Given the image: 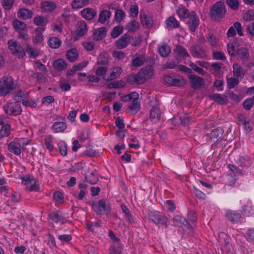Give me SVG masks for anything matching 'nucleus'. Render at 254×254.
I'll use <instances>...</instances> for the list:
<instances>
[{
	"label": "nucleus",
	"mask_w": 254,
	"mask_h": 254,
	"mask_svg": "<svg viewBox=\"0 0 254 254\" xmlns=\"http://www.w3.org/2000/svg\"><path fill=\"white\" fill-rule=\"evenodd\" d=\"M33 14L32 11L26 8L20 9L17 12L18 17L23 19H27L31 18Z\"/></svg>",
	"instance_id": "393cba45"
},
{
	"label": "nucleus",
	"mask_w": 254,
	"mask_h": 254,
	"mask_svg": "<svg viewBox=\"0 0 254 254\" xmlns=\"http://www.w3.org/2000/svg\"><path fill=\"white\" fill-rule=\"evenodd\" d=\"M192 119H190V118L187 115H184L180 117V121L181 122V125L185 127L189 126Z\"/></svg>",
	"instance_id": "4d7b16f0"
},
{
	"label": "nucleus",
	"mask_w": 254,
	"mask_h": 254,
	"mask_svg": "<svg viewBox=\"0 0 254 254\" xmlns=\"http://www.w3.org/2000/svg\"><path fill=\"white\" fill-rule=\"evenodd\" d=\"M222 65V63L218 62L214 63L211 64V67H212V70H213L212 73L215 76H219Z\"/></svg>",
	"instance_id": "3c124183"
},
{
	"label": "nucleus",
	"mask_w": 254,
	"mask_h": 254,
	"mask_svg": "<svg viewBox=\"0 0 254 254\" xmlns=\"http://www.w3.org/2000/svg\"><path fill=\"white\" fill-rule=\"evenodd\" d=\"M148 216L150 220L158 227H168V220L165 215L157 212L151 211L148 213Z\"/></svg>",
	"instance_id": "7ed1b4c3"
},
{
	"label": "nucleus",
	"mask_w": 254,
	"mask_h": 254,
	"mask_svg": "<svg viewBox=\"0 0 254 254\" xmlns=\"http://www.w3.org/2000/svg\"><path fill=\"white\" fill-rule=\"evenodd\" d=\"M188 78L192 89H199L204 85L205 80L200 76L190 74L188 75Z\"/></svg>",
	"instance_id": "1a4fd4ad"
},
{
	"label": "nucleus",
	"mask_w": 254,
	"mask_h": 254,
	"mask_svg": "<svg viewBox=\"0 0 254 254\" xmlns=\"http://www.w3.org/2000/svg\"><path fill=\"white\" fill-rule=\"evenodd\" d=\"M0 125H1L0 129V139L4 137L8 136L10 133L11 127L8 124L4 125L2 121H0Z\"/></svg>",
	"instance_id": "a878e982"
},
{
	"label": "nucleus",
	"mask_w": 254,
	"mask_h": 254,
	"mask_svg": "<svg viewBox=\"0 0 254 254\" xmlns=\"http://www.w3.org/2000/svg\"><path fill=\"white\" fill-rule=\"evenodd\" d=\"M27 95L22 90H19L16 94L14 96L13 100L18 103L22 99L26 98Z\"/></svg>",
	"instance_id": "e2e57ef3"
},
{
	"label": "nucleus",
	"mask_w": 254,
	"mask_h": 254,
	"mask_svg": "<svg viewBox=\"0 0 254 254\" xmlns=\"http://www.w3.org/2000/svg\"><path fill=\"white\" fill-rule=\"evenodd\" d=\"M241 212L244 215L250 216L252 213V205L251 203L248 202L242 207Z\"/></svg>",
	"instance_id": "37998d69"
},
{
	"label": "nucleus",
	"mask_w": 254,
	"mask_h": 254,
	"mask_svg": "<svg viewBox=\"0 0 254 254\" xmlns=\"http://www.w3.org/2000/svg\"><path fill=\"white\" fill-rule=\"evenodd\" d=\"M87 26L86 23L84 21L80 22V23L78 24L77 29V35L81 37L87 32Z\"/></svg>",
	"instance_id": "a19ab883"
},
{
	"label": "nucleus",
	"mask_w": 254,
	"mask_h": 254,
	"mask_svg": "<svg viewBox=\"0 0 254 254\" xmlns=\"http://www.w3.org/2000/svg\"><path fill=\"white\" fill-rule=\"evenodd\" d=\"M107 30L104 27L98 28L94 33V39L97 41L101 40L106 35Z\"/></svg>",
	"instance_id": "bb28decb"
},
{
	"label": "nucleus",
	"mask_w": 254,
	"mask_h": 254,
	"mask_svg": "<svg viewBox=\"0 0 254 254\" xmlns=\"http://www.w3.org/2000/svg\"><path fill=\"white\" fill-rule=\"evenodd\" d=\"M67 59L70 62H74L78 58V53L76 49H71L67 51L66 54Z\"/></svg>",
	"instance_id": "473e14b6"
},
{
	"label": "nucleus",
	"mask_w": 254,
	"mask_h": 254,
	"mask_svg": "<svg viewBox=\"0 0 254 254\" xmlns=\"http://www.w3.org/2000/svg\"><path fill=\"white\" fill-rule=\"evenodd\" d=\"M236 163L238 166L241 168V170L243 171L244 175H248V169L251 167L253 162L250 157L247 155H241L237 160Z\"/></svg>",
	"instance_id": "0eeeda50"
},
{
	"label": "nucleus",
	"mask_w": 254,
	"mask_h": 254,
	"mask_svg": "<svg viewBox=\"0 0 254 254\" xmlns=\"http://www.w3.org/2000/svg\"><path fill=\"white\" fill-rule=\"evenodd\" d=\"M177 13L181 19H187L190 16L191 11H190L189 9L185 7H182L178 9Z\"/></svg>",
	"instance_id": "72a5a7b5"
},
{
	"label": "nucleus",
	"mask_w": 254,
	"mask_h": 254,
	"mask_svg": "<svg viewBox=\"0 0 254 254\" xmlns=\"http://www.w3.org/2000/svg\"><path fill=\"white\" fill-rule=\"evenodd\" d=\"M92 207L97 215H106L108 216L110 214L111 206L110 204L105 199H102L97 202H93Z\"/></svg>",
	"instance_id": "f03ea898"
},
{
	"label": "nucleus",
	"mask_w": 254,
	"mask_h": 254,
	"mask_svg": "<svg viewBox=\"0 0 254 254\" xmlns=\"http://www.w3.org/2000/svg\"><path fill=\"white\" fill-rule=\"evenodd\" d=\"M228 168L230 169L231 174L233 175H235V176H237V175H239L241 176H244V173H243V171L241 170L238 167L233 165V164H229Z\"/></svg>",
	"instance_id": "c03bdc74"
},
{
	"label": "nucleus",
	"mask_w": 254,
	"mask_h": 254,
	"mask_svg": "<svg viewBox=\"0 0 254 254\" xmlns=\"http://www.w3.org/2000/svg\"><path fill=\"white\" fill-rule=\"evenodd\" d=\"M80 13L84 19L88 20L93 19L97 14L95 10L89 7L84 8Z\"/></svg>",
	"instance_id": "f3484780"
},
{
	"label": "nucleus",
	"mask_w": 254,
	"mask_h": 254,
	"mask_svg": "<svg viewBox=\"0 0 254 254\" xmlns=\"http://www.w3.org/2000/svg\"><path fill=\"white\" fill-rule=\"evenodd\" d=\"M41 9L45 11H52L56 7V5L52 1H46L42 2Z\"/></svg>",
	"instance_id": "2f4dec72"
},
{
	"label": "nucleus",
	"mask_w": 254,
	"mask_h": 254,
	"mask_svg": "<svg viewBox=\"0 0 254 254\" xmlns=\"http://www.w3.org/2000/svg\"><path fill=\"white\" fill-rule=\"evenodd\" d=\"M227 51L229 55L231 57H234L236 56L237 49L234 44L233 43H229L227 45Z\"/></svg>",
	"instance_id": "09e8293b"
},
{
	"label": "nucleus",
	"mask_w": 254,
	"mask_h": 254,
	"mask_svg": "<svg viewBox=\"0 0 254 254\" xmlns=\"http://www.w3.org/2000/svg\"><path fill=\"white\" fill-rule=\"evenodd\" d=\"M26 51L30 58H36L39 55V51L37 49L32 48L29 45H27Z\"/></svg>",
	"instance_id": "8fccbe9b"
},
{
	"label": "nucleus",
	"mask_w": 254,
	"mask_h": 254,
	"mask_svg": "<svg viewBox=\"0 0 254 254\" xmlns=\"http://www.w3.org/2000/svg\"><path fill=\"white\" fill-rule=\"evenodd\" d=\"M59 151L62 155L65 156L67 154V146L65 143L64 141H61L58 144Z\"/></svg>",
	"instance_id": "680f3d73"
},
{
	"label": "nucleus",
	"mask_w": 254,
	"mask_h": 254,
	"mask_svg": "<svg viewBox=\"0 0 254 254\" xmlns=\"http://www.w3.org/2000/svg\"><path fill=\"white\" fill-rule=\"evenodd\" d=\"M4 112L9 116H17L21 114L22 110L20 104L16 102H9L3 106Z\"/></svg>",
	"instance_id": "423d86ee"
},
{
	"label": "nucleus",
	"mask_w": 254,
	"mask_h": 254,
	"mask_svg": "<svg viewBox=\"0 0 254 254\" xmlns=\"http://www.w3.org/2000/svg\"><path fill=\"white\" fill-rule=\"evenodd\" d=\"M123 31V27L122 26H115L111 32V36L113 38H117Z\"/></svg>",
	"instance_id": "864d4df0"
},
{
	"label": "nucleus",
	"mask_w": 254,
	"mask_h": 254,
	"mask_svg": "<svg viewBox=\"0 0 254 254\" xmlns=\"http://www.w3.org/2000/svg\"><path fill=\"white\" fill-rule=\"evenodd\" d=\"M161 115L159 108L158 106H153L150 111V120L156 123L160 120Z\"/></svg>",
	"instance_id": "6ab92c4d"
},
{
	"label": "nucleus",
	"mask_w": 254,
	"mask_h": 254,
	"mask_svg": "<svg viewBox=\"0 0 254 254\" xmlns=\"http://www.w3.org/2000/svg\"><path fill=\"white\" fill-rule=\"evenodd\" d=\"M207 41L212 47L216 46L217 43V38L211 32H208L207 34Z\"/></svg>",
	"instance_id": "6e6d98bb"
},
{
	"label": "nucleus",
	"mask_w": 254,
	"mask_h": 254,
	"mask_svg": "<svg viewBox=\"0 0 254 254\" xmlns=\"http://www.w3.org/2000/svg\"><path fill=\"white\" fill-rule=\"evenodd\" d=\"M22 183L27 186V187L31 185V184L35 183V180L33 177L31 176H25L21 178Z\"/></svg>",
	"instance_id": "bf43d9fd"
},
{
	"label": "nucleus",
	"mask_w": 254,
	"mask_h": 254,
	"mask_svg": "<svg viewBox=\"0 0 254 254\" xmlns=\"http://www.w3.org/2000/svg\"><path fill=\"white\" fill-rule=\"evenodd\" d=\"M89 0H73L71 5L74 9H79L88 4Z\"/></svg>",
	"instance_id": "ea45409f"
},
{
	"label": "nucleus",
	"mask_w": 254,
	"mask_h": 254,
	"mask_svg": "<svg viewBox=\"0 0 254 254\" xmlns=\"http://www.w3.org/2000/svg\"><path fill=\"white\" fill-rule=\"evenodd\" d=\"M111 16V13L107 10H102L99 15L98 21L102 23H105V21Z\"/></svg>",
	"instance_id": "c9c22d12"
},
{
	"label": "nucleus",
	"mask_w": 254,
	"mask_h": 254,
	"mask_svg": "<svg viewBox=\"0 0 254 254\" xmlns=\"http://www.w3.org/2000/svg\"><path fill=\"white\" fill-rule=\"evenodd\" d=\"M52 129L55 132L64 131L67 128V125L63 122H56L52 126Z\"/></svg>",
	"instance_id": "5701e85b"
},
{
	"label": "nucleus",
	"mask_w": 254,
	"mask_h": 254,
	"mask_svg": "<svg viewBox=\"0 0 254 254\" xmlns=\"http://www.w3.org/2000/svg\"><path fill=\"white\" fill-rule=\"evenodd\" d=\"M126 13L122 9H117L115 13V19L118 23H120L122 20L125 17Z\"/></svg>",
	"instance_id": "49530a36"
},
{
	"label": "nucleus",
	"mask_w": 254,
	"mask_h": 254,
	"mask_svg": "<svg viewBox=\"0 0 254 254\" xmlns=\"http://www.w3.org/2000/svg\"><path fill=\"white\" fill-rule=\"evenodd\" d=\"M140 21L142 25L147 28L152 26L153 20L151 17L147 16L145 13H140Z\"/></svg>",
	"instance_id": "412c9836"
},
{
	"label": "nucleus",
	"mask_w": 254,
	"mask_h": 254,
	"mask_svg": "<svg viewBox=\"0 0 254 254\" xmlns=\"http://www.w3.org/2000/svg\"><path fill=\"white\" fill-rule=\"evenodd\" d=\"M236 56H237L238 59L242 60L243 62L248 61L250 58L248 50L245 47L238 48Z\"/></svg>",
	"instance_id": "dca6fc26"
},
{
	"label": "nucleus",
	"mask_w": 254,
	"mask_h": 254,
	"mask_svg": "<svg viewBox=\"0 0 254 254\" xmlns=\"http://www.w3.org/2000/svg\"><path fill=\"white\" fill-rule=\"evenodd\" d=\"M226 7L222 0L216 2L210 8L209 14L211 19L215 21H220L226 14Z\"/></svg>",
	"instance_id": "f257e3e1"
},
{
	"label": "nucleus",
	"mask_w": 254,
	"mask_h": 254,
	"mask_svg": "<svg viewBox=\"0 0 254 254\" xmlns=\"http://www.w3.org/2000/svg\"><path fill=\"white\" fill-rule=\"evenodd\" d=\"M8 48L12 55L18 57L22 58L25 56V51L21 44L16 40H10L7 43Z\"/></svg>",
	"instance_id": "39448f33"
},
{
	"label": "nucleus",
	"mask_w": 254,
	"mask_h": 254,
	"mask_svg": "<svg viewBox=\"0 0 254 254\" xmlns=\"http://www.w3.org/2000/svg\"><path fill=\"white\" fill-rule=\"evenodd\" d=\"M14 83L11 76H4L0 82V95L5 96L14 89Z\"/></svg>",
	"instance_id": "20e7f679"
},
{
	"label": "nucleus",
	"mask_w": 254,
	"mask_h": 254,
	"mask_svg": "<svg viewBox=\"0 0 254 254\" xmlns=\"http://www.w3.org/2000/svg\"><path fill=\"white\" fill-rule=\"evenodd\" d=\"M54 68L58 71H62L67 66V63L62 59H59L54 61L53 64Z\"/></svg>",
	"instance_id": "b1692460"
},
{
	"label": "nucleus",
	"mask_w": 254,
	"mask_h": 254,
	"mask_svg": "<svg viewBox=\"0 0 254 254\" xmlns=\"http://www.w3.org/2000/svg\"><path fill=\"white\" fill-rule=\"evenodd\" d=\"M189 18L188 24L189 29L191 32H194L199 25V17L196 15L195 12L192 10L191 15Z\"/></svg>",
	"instance_id": "9d476101"
},
{
	"label": "nucleus",
	"mask_w": 254,
	"mask_h": 254,
	"mask_svg": "<svg viewBox=\"0 0 254 254\" xmlns=\"http://www.w3.org/2000/svg\"><path fill=\"white\" fill-rule=\"evenodd\" d=\"M164 80L168 86H183L185 83V80L181 76L177 75H167L164 76Z\"/></svg>",
	"instance_id": "6e6552de"
},
{
	"label": "nucleus",
	"mask_w": 254,
	"mask_h": 254,
	"mask_svg": "<svg viewBox=\"0 0 254 254\" xmlns=\"http://www.w3.org/2000/svg\"><path fill=\"white\" fill-rule=\"evenodd\" d=\"M132 37L128 34H125L115 42V45L118 49H123L127 47Z\"/></svg>",
	"instance_id": "f8f14e48"
},
{
	"label": "nucleus",
	"mask_w": 254,
	"mask_h": 254,
	"mask_svg": "<svg viewBox=\"0 0 254 254\" xmlns=\"http://www.w3.org/2000/svg\"><path fill=\"white\" fill-rule=\"evenodd\" d=\"M218 238L220 242L223 243L225 246H227L229 245V237L224 232H220L219 234Z\"/></svg>",
	"instance_id": "5fc2aeb1"
},
{
	"label": "nucleus",
	"mask_w": 254,
	"mask_h": 254,
	"mask_svg": "<svg viewBox=\"0 0 254 254\" xmlns=\"http://www.w3.org/2000/svg\"><path fill=\"white\" fill-rule=\"evenodd\" d=\"M62 41L58 37H52L48 41V45L52 48L57 49L61 45Z\"/></svg>",
	"instance_id": "f704fd0d"
},
{
	"label": "nucleus",
	"mask_w": 254,
	"mask_h": 254,
	"mask_svg": "<svg viewBox=\"0 0 254 254\" xmlns=\"http://www.w3.org/2000/svg\"><path fill=\"white\" fill-rule=\"evenodd\" d=\"M239 80L235 78H229L227 79V86L230 89L234 88L239 84Z\"/></svg>",
	"instance_id": "338daca9"
},
{
	"label": "nucleus",
	"mask_w": 254,
	"mask_h": 254,
	"mask_svg": "<svg viewBox=\"0 0 254 254\" xmlns=\"http://www.w3.org/2000/svg\"><path fill=\"white\" fill-rule=\"evenodd\" d=\"M166 24L172 28H178L179 27L178 21L173 16L169 17L166 20Z\"/></svg>",
	"instance_id": "de8ad7c7"
},
{
	"label": "nucleus",
	"mask_w": 254,
	"mask_h": 254,
	"mask_svg": "<svg viewBox=\"0 0 254 254\" xmlns=\"http://www.w3.org/2000/svg\"><path fill=\"white\" fill-rule=\"evenodd\" d=\"M138 97L134 98L132 103L130 104L126 110L127 113H131L132 115L136 114L140 109V103L138 101Z\"/></svg>",
	"instance_id": "2eb2a0df"
},
{
	"label": "nucleus",
	"mask_w": 254,
	"mask_h": 254,
	"mask_svg": "<svg viewBox=\"0 0 254 254\" xmlns=\"http://www.w3.org/2000/svg\"><path fill=\"white\" fill-rule=\"evenodd\" d=\"M175 52L178 55L180 56V57L183 58L184 59L189 57V54L187 51L181 45L176 46Z\"/></svg>",
	"instance_id": "4c0bfd02"
},
{
	"label": "nucleus",
	"mask_w": 254,
	"mask_h": 254,
	"mask_svg": "<svg viewBox=\"0 0 254 254\" xmlns=\"http://www.w3.org/2000/svg\"><path fill=\"white\" fill-rule=\"evenodd\" d=\"M122 70L120 67L116 66L113 68L112 72L109 76H104L103 79L106 81H110L120 76L122 73Z\"/></svg>",
	"instance_id": "4be33fe9"
},
{
	"label": "nucleus",
	"mask_w": 254,
	"mask_h": 254,
	"mask_svg": "<svg viewBox=\"0 0 254 254\" xmlns=\"http://www.w3.org/2000/svg\"><path fill=\"white\" fill-rule=\"evenodd\" d=\"M45 30L44 27H38L35 30V36L33 41L34 43H41L43 40V36L42 32Z\"/></svg>",
	"instance_id": "cd10ccee"
},
{
	"label": "nucleus",
	"mask_w": 254,
	"mask_h": 254,
	"mask_svg": "<svg viewBox=\"0 0 254 254\" xmlns=\"http://www.w3.org/2000/svg\"><path fill=\"white\" fill-rule=\"evenodd\" d=\"M209 98L218 104L225 103V99L219 94H213L209 95Z\"/></svg>",
	"instance_id": "052dcab7"
},
{
	"label": "nucleus",
	"mask_w": 254,
	"mask_h": 254,
	"mask_svg": "<svg viewBox=\"0 0 254 254\" xmlns=\"http://www.w3.org/2000/svg\"><path fill=\"white\" fill-rule=\"evenodd\" d=\"M191 54L195 58L205 59L207 57L205 51L198 45H193L191 47Z\"/></svg>",
	"instance_id": "ddd939ff"
},
{
	"label": "nucleus",
	"mask_w": 254,
	"mask_h": 254,
	"mask_svg": "<svg viewBox=\"0 0 254 254\" xmlns=\"http://www.w3.org/2000/svg\"><path fill=\"white\" fill-rule=\"evenodd\" d=\"M14 0H2V5L5 10L10 9L14 3Z\"/></svg>",
	"instance_id": "0e129e2a"
},
{
	"label": "nucleus",
	"mask_w": 254,
	"mask_h": 254,
	"mask_svg": "<svg viewBox=\"0 0 254 254\" xmlns=\"http://www.w3.org/2000/svg\"><path fill=\"white\" fill-rule=\"evenodd\" d=\"M13 26L14 29L18 33L26 31V24L24 22L18 19H15L13 21Z\"/></svg>",
	"instance_id": "c85d7f7f"
},
{
	"label": "nucleus",
	"mask_w": 254,
	"mask_h": 254,
	"mask_svg": "<svg viewBox=\"0 0 254 254\" xmlns=\"http://www.w3.org/2000/svg\"><path fill=\"white\" fill-rule=\"evenodd\" d=\"M226 217L232 223H237L242 219V215L240 213L232 210H228L226 211Z\"/></svg>",
	"instance_id": "4468645a"
},
{
	"label": "nucleus",
	"mask_w": 254,
	"mask_h": 254,
	"mask_svg": "<svg viewBox=\"0 0 254 254\" xmlns=\"http://www.w3.org/2000/svg\"><path fill=\"white\" fill-rule=\"evenodd\" d=\"M254 104V102L253 99L251 98L246 99L243 102V105L244 106V108L246 110H250L252 108Z\"/></svg>",
	"instance_id": "69168bd1"
},
{
	"label": "nucleus",
	"mask_w": 254,
	"mask_h": 254,
	"mask_svg": "<svg viewBox=\"0 0 254 254\" xmlns=\"http://www.w3.org/2000/svg\"><path fill=\"white\" fill-rule=\"evenodd\" d=\"M34 24L40 27H44L47 24V18L41 16H38L34 17L33 19Z\"/></svg>",
	"instance_id": "58836bf2"
},
{
	"label": "nucleus",
	"mask_w": 254,
	"mask_h": 254,
	"mask_svg": "<svg viewBox=\"0 0 254 254\" xmlns=\"http://www.w3.org/2000/svg\"><path fill=\"white\" fill-rule=\"evenodd\" d=\"M159 53L162 57H167L170 53V48L167 44H163L158 46Z\"/></svg>",
	"instance_id": "7c9ffc66"
},
{
	"label": "nucleus",
	"mask_w": 254,
	"mask_h": 254,
	"mask_svg": "<svg viewBox=\"0 0 254 254\" xmlns=\"http://www.w3.org/2000/svg\"><path fill=\"white\" fill-rule=\"evenodd\" d=\"M102 221L101 220H98L94 223H92L91 222H88L86 224V227L88 230L93 232L94 231V227H96L97 228H100L101 226Z\"/></svg>",
	"instance_id": "13d9d810"
},
{
	"label": "nucleus",
	"mask_w": 254,
	"mask_h": 254,
	"mask_svg": "<svg viewBox=\"0 0 254 254\" xmlns=\"http://www.w3.org/2000/svg\"><path fill=\"white\" fill-rule=\"evenodd\" d=\"M226 3L229 7L234 10L239 9L240 5L239 0H226Z\"/></svg>",
	"instance_id": "603ef678"
},
{
	"label": "nucleus",
	"mask_w": 254,
	"mask_h": 254,
	"mask_svg": "<svg viewBox=\"0 0 254 254\" xmlns=\"http://www.w3.org/2000/svg\"><path fill=\"white\" fill-rule=\"evenodd\" d=\"M223 133V129L221 127H217L211 131V133L209 134V136L211 139H216V140H217L218 138L221 137Z\"/></svg>",
	"instance_id": "e433bc0d"
},
{
	"label": "nucleus",
	"mask_w": 254,
	"mask_h": 254,
	"mask_svg": "<svg viewBox=\"0 0 254 254\" xmlns=\"http://www.w3.org/2000/svg\"><path fill=\"white\" fill-rule=\"evenodd\" d=\"M50 219L56 223L64 224L67 222V219L64 216L63 213L58 210L53 211L49 214Z\"/></svg>",
	"instance_id": "9b49d317"
},
{
	"label": "nucleus",
	"mask_w": 254,
	"mask_h": 254,
	"mask_svg": "<svg viewBox=\"0 0 254 254\" xmlns=\"http://www.w3.org/2000/svg\"><path fill=\"white\" fill-rule=\"evenodd\" d=\"M107 67L106 66H99L97 68L95 73L96 75L99 76H103V77L105 76V73L107 71Z\"/></svg>",
	"instance_id": "774afa93"
},
{
	"label": "nucleus",
	"mask_w": 254,
	"mask_h": 254,
	"mask_svg": "<svg viewBox=\"0 0 254 254\" xmlns=\"http://www.w3.org/2000/svg\"><path fill=\"white\" fill-rule=\"evenodd\" d=\"M21 144L15 141L10 142L8 145V150L16 155H19L21 153Z\"/></svg>",
	"instance_id": "a211bd4d"
},
{
	"label": "nucleus",
	"mask_w": 254,
	"mask_h": 254,
	"mask_svg": "<svg viewBox=\"0 0 254 254\" xmlns=\"http://www.w3.org/2000/svg\"><path fill=\"white\" fill-rule=\"evenodd\" d=\"M127 28L130 32H135L139 27V23L135 20L129 22L126 26Z\"/></svg>",
	"instance_id": "a18cd8bd"
},
{
	"label": "nucleus",
	"mask_w": 254,
	"mask_h": 254,
	"mask_svg": "<svg viewBox=\"0 0 254 254\" xmlns=\"http://www.w3.org/2000/svg\"><path fill=\"white\" fill-rule=\"evenodd\" d=\"M145 61V57L143 55L139 56L132 60V64L135 67L142 65Z\"/></svg>",
	"instance_id": "79ce46f5"
},
{
	"label": "nucleus",
	"mask_w": 254,
	"mask_h": 254,
	"mask_svg": "<svg viewBox=\"0 0 254 254\" xmlns=\"http://www.w3.org/2000/svg\"><path fill=\"white\" fill-rule=\"evenodd\" d=\"M233 73L235 76L241 78L244 77L245 73L244 69L238 64H234L233 65Z\"/></svg>",
	"instance_id": "c756f323"
},
{
	"label": "nucleus",
	"mask_w": 254,
	"mask_h": 254,
	"mask_svg": "<svg viewBox=\"0 0 254 254\" xmlns=\"http://www.w3.org/2000/svg\"><path fill=\"white\" fill-rule=\"evenodd\" d=\"M86 181L91 184H95L98 181V173L97 171H88L85 174Z\"/></svg>",
	"instance_id": "aec40b11"
}]
</instances>
